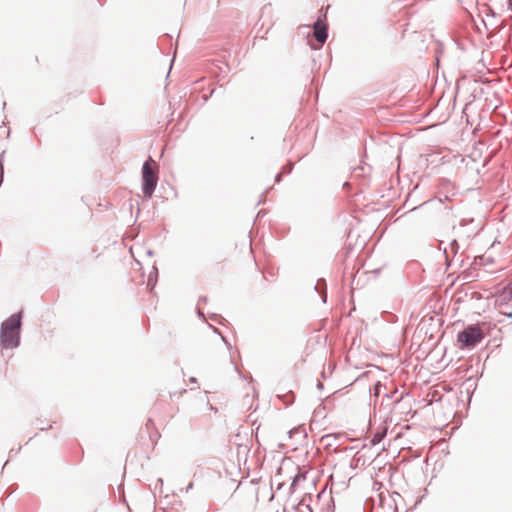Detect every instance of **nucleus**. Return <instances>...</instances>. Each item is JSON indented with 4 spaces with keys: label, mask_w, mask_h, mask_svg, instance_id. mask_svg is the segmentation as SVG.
<instances>
[{
    "label": "nucleus",
    "mask_w": 512,
    "mask_h": 512,
    "mask_svg": "<svg viewBox=\"0 0 512 512\" xmlns=\"http://www.w3.org/2000/svg\"><path fill=\"white\" fill-rule=\"evenodd\" d=\"M20 327L19 315H12L2 323L0 330V347L2 349H13L19 345Z\"/></svg>",
    "instance_id": "1"
},
{
    "label": "nucleus",
    "mask_w": 512,
    "mask_h": 512,
    "mask_svg": "<svg viewBox=\"0 0 512 512\" xmlns=\"http://www.w3.org/2000/svg\"><path fill=\"white\" fill-rule=\"evenodd\" d=\"M158 166L156 162L149 157L147 161L143 164L142 169V179H143V193L146 197H151L154 189L157 185L158 176H157Z\"/></svg>",
    "instance_id": "2"
},
{
    "label": "nucleus",
    "mask_w": 512,
    "mask_h": 512,
    "mask_svg": "<svg viewBox=\"0 0 512 512\" xmlns=\"http://www.w3.org/2000/svg\"><path fill=\"white\" fill-rule=\"evenodd\" d=\"M484 338L481 328L477 325H471L458 334V342L462 347H474Z\"/></svg>",
    "instance_id": "3"
},
{
    "label": "nucleus",
    "mask_w": 512,
    "mask_h": 512,
    "mask_svg": "<svg viewBox=\"0 0 512 512\" xmlns=\"http://www.w3.org/2000/svg\"><path fill=\"white\" fill-rule=\"evenodd\" d=\"M314 37L320 43V45H322L327 39V27L320 20L314 24Z\"/></svg>",
    "instance_id": "4"
},
{
    "label": "nucleus",
    "mask_w": 512,
    "mask_h": 512,
    "mask_svg": "<svg viewBox=\"0 0 512 512\" xmlns=\"http://www.w3.org/2000/svg\"><path fill=\"white\" fill-rule=\"evenodd\" d=\"M498 300L501 303H506L512 300V282L502 289L498 295Z\"/></svg>",
    "instance_id": "5"
},
{
    "label": "nucleus",
    "mask_w": 512,
    "mask_h": 512,
    "mask_svg": "<svg viewBox=\"0 0 512 512\" xmlns=\"http://www.w3.org/2000/svg\"><path fill=\"white\" fill-rule=\"evenodd\" d=\"M380 440H381V436L379 434H376V435H374V437L372 439V443L373 444L379 443Z\"/></svg>",
    "instance_id": "6"
}]
</instances>
